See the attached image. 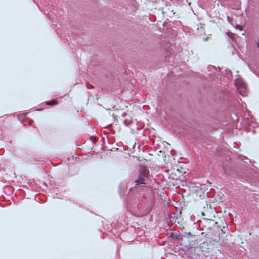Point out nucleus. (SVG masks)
<instances>
[{"label": "nucleus", "mask_w": 259, "mask_h": 259, "mask_svg": "<svg viewBox=\"0 0 259 259\" xmlns=\"http://www.w3.org/2000/svg\"><path fill=\"white\" fill-rule=\"evenodd\" d=\"M236 28H238V29H239L241 30H242V27L241 26H240L239 25H237L236 26Z\"/></svg>", "instance_id": "10"}, {"label": "nucleus", "mask_w": 259, "mask_h": 259, "mask_svg": "<svg viewBox=\"0 0 259 259\" xmlns=\"http://www.w3.org/2000/svg\"><path fill=\"white\" fill-rule=\"evenodd\" d=\"M56 101L53 100L52 101H47L46 102V105H50V106H52V105H54L56 104Z\"/></svg>", "instance_id": "4"}, {"label": "nucleus", "mask_w": 259, "mask_h": 259, "mask_svg": "<svg viewBox=\"0 0 259 259\" xmlns=\"http://www.w3.org/2000/svg\"><path fill=\"white\" fill-rule=\"evenodd\" d=\"M256 46L258 48H259V42L256 43Z\"/></svg>", "instance_id": "15"}, {"label": "nucleus", "mask_w": 259, "mask_h": 259, "mask_svg": "<svg viewBox=\"0 0 259 259\" xmlns=\"http://www.w3.org/2000/svg\"><path fill=\"white\" fill-rule=\"evenodd\" d=\"M139 175L144 178H148V170L145 167L142 166L140 168Z\"/></svg>", "instance_id": "1"}, {"label": "nucleus", "mask_w": 259, "mask_h": 259, "mask_svg": "<svg viewBox=\"0 0 259 259\" xmlns=\"http://www.w3.org/2000/svg\"><path fill=\"white\" fill-rule=\"evenodd\" d=\"M229 36L233 41V38L232 35H229Z\"/></svg>", "instance_id": "12"}, {"label": "nucleus", "mask_w": 259, "mask_h": 259, "mask_svg": "<svg viewBox=\"0 0 259 259\" xmlns=\"http://www.w3.org/2000/svg\"><path fill=\"white\" fill-rule=\"evenodd\" d=\"M221 231L222 233L225 234V232H224V231L223 230V229H221Z\"/></svg>", "instance_id": "13"}, {"label": "nucleus", "mask_w": 259, "mask_h": 259, "mask_svg": "<svg viewBox=\"0 0 259 259\" xmlns=\"http://www.w3.org/2000/svg\"><path fill=\"white\" fill-rule=\"evenodd\" d=\"M135 145H136V143L135 144V145L133 146V148H135Z\"/></svg>", "instance_id": "17"}, {"label": "nucleus", "mask_w": 259, "mask_h": 259, "mask_svg": "<svg viewBox=\"0 0 259 259\" xmlns=\"http://www.w3.org/2000/svg\"><path fill=\"white\" fill-rule=\"evenodd\" d=\"M239 81H240V79H238V78H236V79H235V81L234 83H235V85L236 86H237V84H238V83L239 82Z\"/></svg>", "instance_id": "8"}, {"label": "nucleus", "mask_w": 259, "mask_h": 259, "mask_svg": "<svg viewBox=\"0 0 259 259\" xmlns=\"http://www.w3.org/2000/svg\"><path fill=\"white\" fill-rule=\"evenodd\" d=\"M173 214H174V218L176 217V219H178V217L181 214V211L176 212V213L174 212Z\"/></svg>", "instance_id": "6"}, {"label": "nucleus", "mask_w": 259, "mask_h": 259, "mask_svg": "<svg viewBox=\"0 0 259 259\" xmlns=\"http://www.w3.org/2000/svg\"><path fill=\"white\" fill-rule=\"evenodd\" d=\"M134 183H135L136 185H139L140 184H145V178L139 175L138 179L136 180H135Z\"/></svg>", "instance_id": "2"}, {"label": "nucleus", "mask_w": 259, "mask_h": 259, "mask_svg": "<svg viewBox=\"0 0 259 259\" xmlns=\"http://www.w3.org/2000/svg\"><path fill=\"white\" fill-rule=\"evenodd\" d=\"M209 69H212V70H215V71L217 70V68H215V67L213 66L209 67Z\"/></svg>", "instance_id": "9"}, {"label": "nucleus", "mask_w": 259, "mask_h": 259, "mask_svg": "<svg viewBox=\"0 0 259 259\" xmlns=\"http://www.w3.org/2000/svg\"><path fill=\"white\" fill-rule=\"evenodd\" d=\"M126 115V113H123V114H122V117H124Z\"/></svg>", "instance_id": "14"}, {"label": "nucleus", "mask_w": 259, "mask_h": 259, "mask_svg": "<svg viewBox=\"0 0 259 259\" xmlns=\"http://www.w3.org/2000/svg\"><path fill=\"white\" fill-rule=\"evenodd\" d=\"M123 123L125 125H127V124L126 123V119H124L123 120Z\"/></svg>", "instance_id": "11"}, {"label": "nucleus", "mask_w": 259, "mask_h": 259, "mask_svg": "<svg viewBox=\"0 0 259 259\" xmlns=\"http://www.w3.org/2000/svg\"><path fill=\"white\" fill-rule=\"evenodd\" d=\"M227 19H228V21H229V22H230V18H229V17H228V16Z\"/></svg>", "instance_id": "16"}, {"label": "nucleus", "mask_w": 259, "mask_h": 259, "mask_svg": "<svg viewBox=\"0 0 259 259\" xmlns=\"http://www.w3.org/2000/svg\"><path fill=\"white\" fill-rule=\"evenodd\" d=\"M226 74L227 75H228V78L230 77H231V76H232V73H231V71L230 70H226Z\"/></svg>", "instance_id": "7"}, {"label": "nucleus", "mask_w": 259, "mask_h": 259, "mask_svg": "<svg viewBox=\"0 0 259 259\" xmlns=\"http://www.w3.org/2000/svg\"><path fill=\"white\" fill-rule=\"evenodd\" d=\"M179 233V232H178L176 234H175L174 233H171L170 234V236L176 241L181 240L182 239V237H181L180 236V235L179 234H178Z\"/></svg>", "instance_id": "3"}, {"label": "nucleus", "mask_w": 259, "mask_h": 259, "mask_svg": "<svg viewBox=\"0 0 259 259\" xmlns=\"http://www.w3.org/2000/svg\"><path fill=\"white\" fill-rule=\"evenodd\" d=\"M182 236H184V237L193 236V235H192V233L190 232H184L183 233Z\"/></svg>", "instance_id": "5"}]
</instances>
